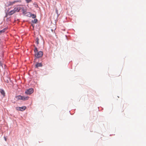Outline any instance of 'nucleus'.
Listing matches in <instances>:
<instances>
[{"mask_svg": "<svg viewBox=\"0 0 146 146\" xmlns=\"http://www.w3.org/2000/svg\"><path fill=\"white\" fill-rule=\"evenodd\" d=\"M21 2V0L14 1L13 2L9 1L7 3L8 6H10L11 5H12L13 4H15L16 3Z\"/></svg>", "mask_w": 146, "mask_h": 146, "instance_id": "2", "label": "nucleus"}, {"mask_svg": "<svg viewBox=\"0 0 146 146\" xmlns=\"http://www.w3.org/2000/svg\"><path fill=\"white\" fill-rule=\"evenodd\" d=\"M56 13H57V15H59V14H58V10H57V9H56Z\"/></svg>", "mask_w": 146, "mask_h": 146, "instance_id": "18", "label": "nucleus"}, {"mask_svg": "<svg viewBox=\"0 0 146 146\" xmlns=\"http://www.w3.org/2000/svg\"><path fill=\"white\" fill-rule=\"evenodd\" d=\"M29 97L28 96H22V100H28Z\"/></svg>", "mask_w": 146, "mask_h": 146, "instance_id": "7", "label": "nucleus"}, {"mask_svg": "<svg viewBox=\"0 0 146 146\" xmlns=\"http://www.w3.org/2000/svg\"><path fill=\"white\" fill-rule=\"evenodd\" d=\"M37 19H34L32 21L33 23H36L37 22Z\"/></svg>", "mask_w": 146, "mask_h": 146, "instance_id": "15", "label": "nucleus"}, {"mask_svg": "<svg viewBox=\"0 0 146 146\" xmlns=\"http://www.w3.org/2000/svg\"><path fill=\"white\" fill-rule=\"evenodd\" d=\"M42 66V64L41 63H37L36 65V67L38 68L39 67H41Z\"/></svg>", "mask_w": 146, "mask_h": 146, "instance_id": "8", "label": "nucleus"}, {"mask_svg": "<svg viewBox=\"0 0 146 146\" xmlns=\"http://www.w3.org/2000/svg\"><path fill=\"white\" fill-rule=\"evenodd\" d=\"M33 5H34V6H35V7H38V5L37 4L35 3H33Z\"/></svg>", "mask_w": 146, "mask_h": 146, "instance_id": "14", "label": "nucleus"}, {"mask_svg": "<svg viewBox=\"0 0 146 146\" xmlns=\"http://www.w3.org/2000/svg\"><path fill=\"white\" fill-rule=\"evenodd\" d=\"M16 109L17 110L21 111V109L20 107H16Z\"/></svg>", "mask_w": 146, "mask_h": 146, "instance_id": "16", "label": "nucleus"}, {"mask_svg": "<svg viewBox=\"0 0 146 146\" xmlns=\"http://www.w3.org/2000/svg\"><path fill=\"white\" fill-rule=\"evenodd\" d=\"M4 31V30H2L0 31V34H1V33H2V32H3Z\"/></svg>", "mask_w": 146, "mask_h": 146, "instance_id": "19", "label": "nucleus"}, {"mask_svg": "<svg viewBox=\"0 0 146 146\" xmlns=\"http://www.w3.org/2000/svg\"><path fill=\"white\" fill-rule=\"evenodd\" d=\"M27 15H28L29 17H32L33 18H35L36 17V15L34 14H32L30 12H28L27 13Z\"/></svg>", "mask_w": 146, "mask_h": 146, "instance_id": "5", "label": "nucleus"}, {"mask_svg": "<svg viewBox=\"0 0 146 146\" xmlns=\"http://www.w3.org/2000/svg\"><path fill=\"white\" fill-rule=\"evenodd\" d=\"M22 10L23 11V14H26V11L24 9V8L22 9Z\"/></svg>", "mask_w": 146, "mask_h": 146, "instance_id": "13", "label": "nucleus"}, {"mask_svg": "<svg viewBox=\"0 0 146 146\" xmlns=\"http://www.w3.org/2000/svg\"><path fill=\"white\" fill-rule=\"evenodd\" d=\"M7 82H8V81H7Z\"/></svg>", "mask_w": 146, "mask_h": 146, "instance_id": "22", "label": "nucleus"}, {"mask_svg": "<svg viewBox=\"0 0 146 146\" xmlns=\"http://www.w3.org/2000/svg\"><path fill=\"white\" fill-rule=\"evenodd\" d=\"M34 52H35V56L37 58L41 57L43 55V52L41 51L38 52L37 48L36 47H35V48Z\"/></svg>", "mask_w": 146, "mask_h": 146, "instance_id": "1", "label": "nucleus"}, {"mask_svg": "<svg viewBox=\"0 0 146 146\" xmlns=\"http://www.w3.org/2000/svg\"><path fill=\"white\" fill-rule=\"evenodd\" d=\"M16 98L19 100H22V96L20 95H19L16 96Z\"/></svg>", "mask_w": 146, "mask_h": 146, "instance_id": "10", "label": "nucleus"}, {"mask_svg": "<svg viewBox=\"0 0 146 146\" xmlns=\"http://www.w3.org/2000/svg\"><path fill=\"white\" fill-rule=\"evenodd\" d=\"M27 3H29L31 1V0H25Z\"/></svg>", "mask_w": 146, "mask_h": 146, "instance_id": "17", "label": "nucleus"}, {"mask_svg": "<svg viewBox=\"0 0 146 146\" xmlns=\"http://www.w3.org/2000/svg\"><path fill=\"white\" fill-rule=\"evenodd\" d=\"M21 109V111H23L26 108V107L25 106H23L21 107H20Z\"/></svg>", "mask_w": 146, "mask_h": 146, "instance_id": "11", "label": "nucleus"}, {"mask_svg": "<svg viewBox=\"0 0 146 146\" xmlns=\"http://www.w3.org/2000/svg\"><path fill=\"white\" fill-rule=\"evenodd\" d=\"M4 138L5 141H6L7 140V138H6V137H5V136H4Z\"/></svg>", "mask_w": 146, "mask_h": 146, "instance_id": "20", "label": "nucleus"}, {"mask_svg": "<svg viewBox=\"0 0 146 146\" xmlns=\"http://www.w3.org/2000/svg\"><path fill=\"white\" fill-rule=\"evenodd\" d=\"M0 92L1 94L3 95L4 96H5V92L4 91V90L2 89H1L0 90Z\"/></svg>", "mask_w": 146, "mask_h": 146, "instance_id": "9", "label": "nucleus"}, {"mask_svg": "<svg viewBox=\"0 0 146 146\" xmlns=\"http://www.w3.org/2000/svg\"><path fill=\"white\" fill-rule=\"evenodd\" d=\"M0 66H2V64L1 62H0Z\"/></svg>", "mask_w": 146, "mask_h": 146, "instance_id": "21", "label": "nucleus"}, {"mask_svg": "<svg viewBox=\"0 0 146 146\" xmlns=\"http://www.w3.org/2000/svg\"><path fill=\"white\" fill-rule=\"evenodd\" d=\"M15 13V12L14 10H12L10 11V12H9L8 13V14L9 15H11Z\"/></svg>", "mask_w": 146, "mask_h": 146, "instance_id": "6", "label": "nucleus"}, {"mask_svg": "<svg viewBox=\"0 0 146 146\" xmlns=\"http://www.w3.org/2000/svg\"><path fill=\"white\" fill-rule=\"evenodd\" d=\"M21 9V8L19 7L18 6H16L13 10L16 13V12H19L20 10Z\"/></svg>", "mask_w": 146, "mask_h": 146, "instance_id": "4", "label": "nucleus"}, {"mask_svg": "<svg viewBox=\"0 0 146 146\" xmlns=\"http://www.w3.org/2000/svg\"><path fill=\"white\" fill-rule=\"evenodd\" d=\"M39 39L38 38H36L35 39V42L37 44H38V41H39Z\"/></svg>", "mask_w": 146, "mask_h": 146, "instance_id": "12", "label": "nucleus"}, {"mask_svg": "<svg viewBox=\"0 0 146 146\" xmlns=\"http://www.w3.org/2000/svg\"><path fill=\"white\" fill-rule=\"evenodd\" d=\"M33 92V88H31L27 90L25 92L26 94L30 95Z\"/></svg>", "mask_w": 146, "mask_h": 146, "instance_id": "3", "label": "nucleus"}]
</instances>
